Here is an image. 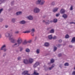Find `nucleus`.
<instances>
[{"instance_id":"nucleus-9","label":"nucleus","mask_w":75,"mask_h":75,"mask_svg":"<svg viewBox=\"0 0 75 75\" xmlns=\"http://www.w3.org/2000/svg\"><path fill=\"white\" fill-rule=\"evenodd\" d=\"M27 18L29 20H33V17L31 16H29L27 17Z\"/></svg>"},{"instance_id":"nucleus-43","label":"nucleus","mask_w":75,"mask_h":75,"mask_svg":"<svg viewBox=\"0 0 75 75\" xmlns=\"http://www.w3.org/2000/svg\"><path fill=\"white\" fill-rule=\"evenodd\" d=\"M5 0H0V1L1 3H3V2H4Z\"/></svg>"},{"instance_id":"nucleus-57","label":"nucleus","mask_w":75,"mask_h":75,"mask_svg":"<svg viewBox=\"0 0 75 75\" xmlns=\"http://www.w3.org/2000/svg\"><path fill=\"white\" fill-rule=\"evenodd\" d=\"M6 56V54H3V57H5Z\"/></svg>"},{"instance_id":"nucleus-1","label":"nucleus","mask_w":75,"mask_h":75,"mask_svg":"<svg viewBox=\"0 0 75 75\" xmlns=\"http://www.w3.org/2000/svg\"><path fill=\"white\" fill-rule=\"evenodd\" d=\"M5 36L6 37H9V40H11V42L14 43L15 42V40L13 37H11V35L10 34V33L7 32L5 33Z\"/></svg>"},{"instance_id":"nucleus-32","label":"nucleus","mask_w":75,"mask_h":75,"mask_svg":"<svg viewBox=\"0 0 75 75\" xmlns=\"http://www.w3.org/2000/svg\"><path fill=\"white\" fill-rule=\"evenodd\" d=\"M70 10L71 11H72V10H73V6H71L70 8Z\"/></svg>"},{"instance_id":"nucleus-17","label":"nucleus","mask_w":75,"mask_h":75,"mask_svg":"<svg viewBox=\"0 0 75 75\" xmlns=\"http://www.w3.org/2000/svg\"><path fill=\"white\" fill-rule=\"evenodd\" d=\"M71 42L72 43H74L75 42V37H74L72 38Z\"/></svg>"},{"instance_id":"nucleus-48","label":"nucleus","mask_w":75,"mask_h":75,"mask_svg":"<svg viewBox=\"0 0 75 75\" xmlns=\"http://www.w3.org/2000/svg\"><path fill=\"white\" fill-rule=\"evenodd\" d=\"M69 24H74L75 23L73 22H70V23H69Z\"/></svg>"},{"instance_id":"nucleus-45","label":"nucleus","mask_w":75,"mask_h":75,"mask_svg":"<svg viewBox=\"0 0 75 75\" xmlns=\"http://www.w3.org/2000/svg\"><path fill=\"white\" fill-rule=\"evenodd\" d=\"M13 4H14V1H12L11 2V5L12 6H13Z\"/></svg>"},{"instance_id":"nucleus-6","label":"nucleus","mask_w":75,"mask_h":75,"mask_svg":"<svg viewBox=\"0 0 75 75\" xmlns=\"http://www.w3.org/2000/svg\"><path fill=\"white\" fill-rule=\"evenodd\" d=\"M19 46V45L18 43L16 42H15L14 44L12 45L13 47L15 48L16 47H17Z\"/></svg>"},{"instance_id":"nucleus-11","label":"nucleus","mask_w":75,"mask_h":75,"mask_svg":"<svg viewBox=\"0 0 75 75\" xmlns=\"http://www.w3.org/2000/svg\"><path fill=\"white\" fill-rule=\"evenodd\" d=\"M54 67H55V65L53 64L52 65L51 67L48 68V69H49V70H51V69H52V68H54Z\"/></svg>"},{"instance_id":"nucleus-21","label":"nucleus","mask_w":75,"mask_h":75,"mask_svg":"<svg viewBox=\"0 0 75 75\" xmlns=\"http://www.w3.org/2000/svg\"><path fill=\"white\" fill-rule=\"evenodd\" d=\"M62 17L64 18H67V15L66 14H64L62 16Z\"/></svg>"},{"instance_id":"nucleus-41","label":"nucleus","mask_w":75,"mask_h":75,"mask_svg":"<svg viewBox=\"0 0 75 75\" xmlns=\"http://www.w3.org/2000/svg\"><path fill=\"white\" fill-rule=\"evenodd\" d=\"M60 14L59 13L57 14L56 15V17H59V16Z\"/></svg>"},{"instance_id":"nucleus-59","label":"nucleus","mask_w":75,"mask_h":75,"mask_svg":"<svg viewBox=\"0 0 75 75\" xmlns=\"http://www.w3.org/2000/svg\"><path fill=\"white\" fill-rule=\"evenodd\" d=\"M1 37H2L1 35H0V38H1Z\"/></svg>"},{"instance_id":"nucleus-46","label":"nucleus","mask_w":75,"mask_h":75,"mask_svg":"<svg viewBox=\"0 0 75 75\" xmlns=\"http://www.w3.org/2000/svg\"><path fill=\"white\" fill-rule=\"evenodd\" d=\"M28 43H28H31V40H30L28 41H27Z\"/></svg>"},{"instance_id":"nucleus-19","label":"nucleus","mask_w":75,"mask_h":75,"mask_svg":"<svg viewBox=\"0 0 75 75\" xmlns=\"http://www.w3.org/2000/svg\"><path fill=\"white\" fill-rule=\"evenodd\" d=\"M11 22L12 23H14L16 22V18H12L11 19Z\"/></svg>"},{"instance_id":"nucleus-54","label":"nucleus","mask_w":75,"mask_h":75,"mask_svg":"<svg viewBox=\"0 0 75 75\" xmlns=\"http://www.w3.org/2000/svg\"><path fill=\"white\" fill-rule=\"evenodd\" d=\"M23 48H21L20 49V51H22V50H23Z\"/></svg>"},{"instance_id":"nucleus-29","label":"nucleus","mask_w":75,"mask_h":75,"mask_svg":"<svg viewBox=\"0 0 75 75\" xmlns=\"http://www.w3.org/2000/svg\"><path fill=\"white\" fill-rule=\"evenodd\" d=\"M36 52L37 54H40V49H37L36 50Z\"/></svg>"},{"instance_id":"nucleus-33","label":"nucleus","mask_w":75,"mask_h":75,"mask_svg":"<svg viewBox=\"0 0 75 75\" xmlns=\"http://www.w3.org/2000/svg\"><path fill=\"white\" fill-rule=\"evenodd\" d=\"M54 60L53 59H52L51 60L50 62L51 63H53V62H54Z\"/></svg>"},{"instance_id":"nucleus-20","label":"nucleus","mask_w":75,"mask_h":75,"mask_svg":"<svg viewBox=\"0 0 75 75\" xmlns=\"http://www.w3.org/2000/svg\"><path fill=\"white\" fill-rule=\"evenodd\" d=\"M25 52H27L28 53H29V52H30V49H25Z\"/></svg>"},{"instance_id":"nucleus-22","label":"nucleus","mask_w":75,"mask_h":75,"mask_svg":"<svg viewBox=\"0 0 75 75\" xmlns=\"http://www.w3.org/2000/svg\"><path fill=\"white\" fill-rule=\"evenodd\" d=\"M30 30H26L25 31V32H23V33H30Z\"/></svg>"},{"instance_id":"nucleus-60","label":"nucleus","mask_w":75,"mask_h":75,"mask_svg":"<svg viewBox=\"0 0 75 75\" xmlns=\"http://www.w3.org/2000/svg\"><path fill=\"white\" fill-rule=\"evenodd\" d=\"M43 21V22H45V21Z\"/></svg>"},{"instance_id":"nucleus-24","label":"nucleus","mask_w":75,"mask_h":75,"mask_svg":"<svg viewBox=\"0 0 75 75\" xmlns=\"http://www.w3.org/2000/svg\"><path fill=\"white\" fill-rule=\"evenodd\" d=\"M57 21H58V20H57V19L55 18L53 19V23H57Z\"/></svg>"},{"instance_id":"nucleus-34","label":"nucleus","mask_w":75,"mask_h":75,"mask_svg":"<svg viewBox=\"0 0 75 75\" xmlns=\"http://www.w3.org/2000/svg\"><path fill=\"white\" fill-rule=\"evenodd\" d=\"M64 66H68L69 65V64L67 63H66L64 64Z\"/></svg>"},{"instance_id":"nucleus-39","label":"nucleus","mask_w":75,"mask_h":75,"mask_svg":"<svg viewBox=\"0 0 75 75\" xmlns=\"http://www.w3.org/2000/svg\"><path fill=\"white\" fill-rule=\"evenodd\" d=\"M19 33V31H16L15 32V34H18Z\"/></svg>"},{"instance_id":"nucleus-38","label":"nucleus","mask_w":75,"mask_h":75,"mask_svg":"<svg viewBox=\"0 0 75 75\" xmlns=\"http://www.w3.org/2000/svg\"><path fill=\"white\" fill-rule=\"evenodd\" d=\"M3 21V19L0 18V22H2Z\"/></svg>"},{"instance_id":"nucleus-35","label":"nucleus","mask_w":75,"mask_h":75,"mask_svg":"<svg viewBox=\"0 0 75 75\" xmlns=\"http://www.w3.org/2000/svg\"><path fill=\"white\" fill-rule=\"evenodd\" d=\"M65 38H69V35H66L65 36Z\"/></svg>"},{"instance_id":"nucleus-15","label":"nucleus","mask_w":75,"mask_h":75,"mask_svg":"<svg viewBox=\"0 0 75 75\" xmlns=\"http://www.w3.org/2000/svg\"><path fill=\"white\" fill-rule=\"evenodd\" d=\"M33 61H34V59L32 58H30L29 59V63H32Z\"/></svg>"},{"instance_id":"nucleus-18","label":"nucleus","mask_w":75,"mask_h":75,"mask_svg":"<svg viewBox=\"0 0 75 75\" xmlns=\"http://www.w3.org/2000/svg\"><path fill=\"white\" fill-rule=\"evenodd\" d=\"M44 45L45 47H48L50 45V44L48 42H45L44 44Z\"/></svg>"},{"instance_id":"nucleus-53","label":"nucleus","mask_w":75,"mask_h":75,"mask_svg":"<svg viewBox=\"0 0 75 75\" xmlns=\"http://www.w3.org/2000/svg\"><path fill=\"white\" fill-rule=\"evenodd\" d=\"M11 10H12V8H10L8 9V11H11Z\"/></svg>"},{"instance_id":"nucleus-12","label":"nucleus","mask_w":75,"mask_h":75,"mask_svg":"<svg viewBox=\"0 0 75 75\" xmlns=\"http://www.w3.org/2000/svg\"><path fill=\"white\" fill-rule=\"evenodd\" d=\"M58 8L55 7L53 9L52 11L54 13H55V12H57V11H58Z\"/></svg>"},{"instance_id":"nucleus-4","label":"nucleus","mask_w":75,"mask_h":75,"mask_svg":"<svg viewBox=\"0 0 75 75\" xmlns=\"http://www.w3.org/2000/svg\"><path fill=\"white\" fill-rule=\"evenodd\" d=\"M6 45H3L1 48L0 50H3L4 51H7V49L6 48Z\"/></svg>"},{"instance_id":"nucleus-31","label":"nucleus","mask_w":75,"mask_h":75,"mask_svg":"<svg viewBox=\"0 0 75 75\" xmlns=\"http://www.w3.org/2000/svg\"><path fill=\"white\" fill-rule=\"evenodd\" d=\"M57 47L54 46V47L53 48V51H56V50H57Z\"/></svg>"},{"instance_id":"nucleus-7","label":"nucleus","mask_w":75,"mask_h":75,"mask_svg":"<svg viewBox=\"0 0 75 75\" xmlns=\"http://www.w3.org/2000/svg\"><path fill=\"white\" fill-rule=\"evenodd\" d=\"M28 71H23L22 73V74H23L24 75H30L28 73Z\"/></svg>"},{"instance_id":"nucleus-26","label":"nucleus","mask_w":75,"mask_h":75,"mask_svg":"<svg viewBox=\"0 0 75 75\" xmlns=\"http://www.w3.org/2000/svg\"><path fill=\"white\" fill-rule=\"evenodd\" d=\"M48 38L49 40H51L52 38V35H50L48 36Z\"/></svg>"},{"instance_id":"nucleus-52","label":"nucleus","mask_w":75,"mask_h":75,"mask_svg":"<svg viewBox=\"0 0 75 75\" xmlns=\"http://www.w3.org/2000/svg\"><path fill=\"white\" fill-rule=\"evenodd\" d=\"M61 45L60 44H58L57 45V47H60V46H61Z\"/></svg>"},{"instance_id":"nucleus-27","label":"nucleus","mask_w":75,"mask_h":75,"mask_svg":"<svg viewBox=\"0 0 75 75\" xmlns=\"http://www.w3.org/2000/svg\"><path fill=\"white\" fill-rule=\"evenodd\" d=\"M46 24H50V21L48 20H46L45 21Z\"/></svg>"},{"instance_id":"nucleus-10","label":"nucleus","mask_w":75,"mask_h":75,"mask_svg":"<svg viewBox=\"0 0 75 75\" xmlns=\"http://www.w3.org/2000/svg\"><path fill=\"white\" fill-rule=\"evenodd\" d=\"M40 65V63L38 62H36L34 65L33 67L34 68H35L37 67L38 65Z\"/></svg>"},{"instance_id":"nucleus-3","label":"nucleus","mask_w":75,"mask_h":75,"mask_svg":"<svg viewBox=\"0 0 75 75\" xmlns=\"http://www.w3.org/2000/svg\"><path fill=\"white\" fill-rule=\"evenodd\" d=\"M40 10L37 8H34L33 10V12L35 13H38L40 12Z\"/></svg>"},{"instance_id":"nucleus-47","label":"nucleus","mask_w":75,"mask_h":75,"mask_svg":"<svg viewBox=\"0 0 75 75\" xmlns=\"http://www.w3.org/2000/svg\"><path fill=\"white\" fill-rule=\"evenodd\" d=\"M21 57H19L18 58V60H20V59H21Z\"/></svg>"},{"instance_id":"nucleus-28","label":"nucleus","mask_w":75,"mask_h":75,"mask_svg":"<svg viewBox=\"0 0 75 75\" xmlns=\"http://www.w3.org/2000/svg\"><path fill=\"white\" fill-rule=\"evenodd\" d=\"M54 29H52L50 31V33H54Z\"/></svg>"},{"instance_id":"nucleus-25","label":"nucleus","mask_w":75,"mask_h":75,"mask_svg":"<svg viewBox=\"0 0 75 75\" xmlns=\"http://www.w3.org/2000/svg\"><path fill=\"white\" fill-rule=\"evenodd\" d=\"M27 43H28V42L26 40H25L23 42V44H24V45H25V44H27Z\"/></svg>"},{"instance_id":"nucleus-50","label":"nucleus","mask_w":75,"mask_h":75,"mask_svg":"<svg viewBox=\"0 0 75 75\" xmlns=\"http://www.w3.org/2000/svg\"><path fill=\"white\" fill-rule=\"evenodd\" d=\"M59 67L60 68H62V64H60V65H59Z\"/></svg>"},{"instance_id":"nucleus-55","label":"nucleus","mask_w":75,"mask_h":75,"mask_svg":"<svg viewBox=\"0 0 75 75\" xmlns=\"http://www.w3.org/2000/svg\"><path fill=\"white\" fill-rule=\"evenodd\" d=\"M59 42H62V40H59Z\"/></svg>"},{"instance_id":"nucleus-30","label":"nucleus","mask_w":75,"mask_h":75,"mask_svg":"<svg viewBox=\"0 0 75 75\" xmlns=\"http://www.w3.org/2000/svg\"><path fill=\"white\" fill-rule=\"evenodd\" d=\"M55 3L54 1L52 2L51 4V6H55Z\"/></svg>"},{"instance_id":"nucleus-56","label":"nucleus","mask_w":75,"mask_h":75,"mask_svg":"<svg viewBox=\"0 0 75 75\" xmlns=\"http://www.w3.org/2000/svg\"><path fill=\"white\" fill-rule=\"evenodd\" d=\"M69 47H70V48H72V46L71 45H69Z\"/></svg>"},{"instance_id":"nucleus-14","label":"nucleus","mask_w":75,"mask_h":75,"mask_svg":"<svg viewBox=\"0 0 75 75\" xmlns=\"http://www.w3.org/2000/svg\"><path fill=\"white\" fill-rule=\"evenodd\" d=\"M26 23V22H25L24 20L21 21L20 22V24H25Z\"/></svg>"},{"instance_id":"nucleus-36","label":"nucleus","mask_w":75,"mask_h":75,"mask_svg":"<svg viewBox=\"0 0 75 75\" xmlns=\"http://www.w3.org/2000/svg\"><path fill=\"white\" fill-rule=\"evenodd\" d=\"M31 31L32 33H34V32L35 31V29H32L31 30Z\"/></svg>"},{"instance_id":"nucleus-58","label":"nucleus","mask_w":75,"mask_h":75,"mask_svg":"<svg viewBox=\"0 0 75 75\" xmlns=\"http://www.w3.org/2000/svg\"><path fill=\"white\" fill-rule=\"evenodd\" d=\"M52 22H53V21H50V23H52Z\"/></svg>"},{"instance_id":"nucleus-2","label":"nucleus","mask_w":75,"mask_h":75,"mask_svg":"<svg viewBox=\"0 0 75 75\" xmlns=\"http://www.w3.org/2000/svg\"><path fill=\"white\" fill-rule=\"evenodd\" d=\"M45 1L44 0H38L36 2V4H39L40 6H43L45 4Z\"/></svg>"},{"instance_id":"nucleus-13","label":"nucleus","mask_w":75,"mask_h":75,"mask_svg":"<svg viewBox=\"0 0 75 75\" xmlns=\"http://www.w3.org/2000/svg\"><path fill=\"white\" fill-rule=\"evenodd\" d=\"M22 14V12L18 11L16 13V16H19V15H21Z\"/></svg>"},{"instance_id":"nucleus-23","label":"nucleus","mask_w":75,"mask_h":75,"mask_svg":"<svg viewBox=\"0 0 75 75\" xmlns=\"http://www.w3.org/2000/svg\"><path fill=\"white\" fill-rule=\"evenodd\" d=\"M33 74L35 75H39V74L37 72V71H34V73H33Z\"/></svg>"},{"instance_id":"nucleus-44","label":"nucleus","mask_w":75,"mask_h":75,"mask_svg":"<svg viewBox=\"0 0 75 75\" xmlns=\"http://www.w3.org/2000/svg\"><path fill=\"white\" fill-rule=\"evenodd\" d=\"M5 26V28H8V25H6Z\"/></svg>"},{"instance_id":"nucleus-42","label":"nucleus","mask_w":75,"mask_h":75,"mask_svg":"<svg viewBox=\"0 0 75 75\" xmlns=\"http://www.w3.org/2000/svg\"><path fill=\"white\" fill-rule=\"evenodd\" d=\"M72 75H75V71H74L72 72Z\"/></svg>"},{"instance_id":"nucleus-37","label":"nucleus","mask_w":75,"mask_h":75,"mask_svg":"<svg viewBox=\"0 0 75 75\" xmlns=\"http://www.w3.org/2000/svg\"><path fill=\"white\" fill-rule=\"evenodd\" d=\"M3 11V9L1 8V9H0V14H1V13Z\"/></svg>"},{"instance_id":"nucleus-49","label":"nucleus","mask_w":75,"mask_h":75,"mask_svg":"<svg viewBox=\"0 0 75 75\" xmlns=\"http://www.w3.org/2000/svg\"><path fill=\"white\" fill-rule=\"evenodd\" d=\"M62 55L61 54H58V57H61Z\"/></svg>"},{"instance_id":"nucleus-40","label":"nucleus","mask_w":75,"mask_h":75,"mask_svg":"<svg viewBox=\"0 0 75 75\" xmlns=\"http://www.w3.org/2000/svg\"><path fill=\"white\" fill-rule=\"evenodd\" d=\"M53 38L54 40H55V39H57V36H54Z\"/></svg>"},{"instance_id":"nucleus-51","label":"nucleus","mask_w":75,"mask_h":75,"mask_svg":"<svg viewBox=\"0 0 75 75\" xmlns=\"http://www.w3.org/2000/svg\"><path fill=\"white\" fill-rule=\"evenodd\" d=\"M31 35L32 36H34V34L33 33H31Z\"/></svg>"},{"instance_id":"nucleus-8","label":"nucleus","mask_w":75,"mask_h":75,"mask_svg":"<svg viewBox=\"0 0 75 75\" xmlns=\"http://www.w3.org/2000/svg\"><path fill=\"white\" fill-rule=\"evenodd\" d=\"M60 13L61 14H64V13H65V10L64 8H62L61 9L60 11Z\"/></svg>"},{"instance_id":"nucleus-61","label":"nucleus","mask_w":75,"mask_h":75,"mask_svg":"<svg viewBox=\"0 0 75 75\" xmlns=\"http://www.w3.org/2000/svg\"><path fill=\"white\" fill-rule=\"evenodd\" d=\"M74 24H75V23H74Z\"/></svg>"},{"instance_id":"nucleus-5","label":"nucleus","mask_w":75,"mask_h":75,"mask_svg":"<svg viewBox=\"0 0 75 75\" xmlns=\"http://www.w3.org/2000/svg\"><path fill=\"white\" fill-rule=\"evenodd\" d=\"M16 42L19 45L22 42V40L20 38H19Z\"/></svg>"},{"instance_id":"nucleus-16","label":"nucleus","mask_w":75,"mask_h":75,"mask_svg":"<svg viewBox=\"0 0 75 75\" xmlns=\"http://www.w3.org/2000/svg\"><path fill=\"white\" fill-rule=\"evenodd\" d=\"M23 62L24 64H26L28 63V61L27 59H24L23 60Z\"/></svg>"}]
</instances>
